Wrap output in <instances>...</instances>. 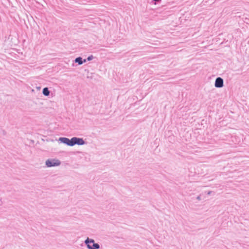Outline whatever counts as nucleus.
I'll return each instance as SVG.
<instances>
[{
  "label": "nucleus",
  "instance_id": "2",
  "mask_svg": "<svg viewBox=\"0 0 249 249\" xmlns=\"http://www.w3.org/2000/svg\"><path fill=\"white\" fill-rule=\"evenodd\" d=\"M60 164L61 162L59 160L54 159H48L45 162V164L48 167L57 166Z\"/></svg>",
  "mask_w": 249,
  "mask_h": 249
},
{
  "label": "nucleus",
  "instance_id": "20",
  "mask_svg": "<svg viewBox=\"0 0 249 249\" xmlns=\"http://www.w3.org/2000/svg\"><path fill=\"white\" fill-rule=\"evenodd\" d=\"M79 36H83V35H79Z\"/></svg>",
  "mask_w": 249,
  "mask_h": 249
},
{
  "label": "nucleus",
  "instance_id": "4",
  "mask_svg": "<svg viewBox=\"0 0 249 249\" xmlns=\"http://www.w3.org/2000/svg\"><path fill=\"white\" fill-rule=\"evenodd\" d=\"M79 74H82L83 78L86 77L87 78H91V76L89 75V71L84 69L83 67L79 68Z\"/></svg>",
  "mask_w": 249,
  "mask_h": 249
},
{
  "label": "nucleus",
  "instance_id": "13",
  "mask_svg": "<svg viewBox=\"0 0 249 249\" xmlns=\"http://www.w3.org/2000/svg\"><path fill=\"white\" fill-rule=\"evenodd\" d=\"M212 194H214V192H213V191H208V192H207V194L208 195H211Z\"/></svg>",
  "mask_w": 249,
  "mask_h": 249
},
{
  "label": "nucleus",
  "instance_id": "21",
  "mask_svg": "<svg viewBox=\"0 0 249 249\" xmlns=\"http://www.w3.org/2000/svg\"><path fill=\"white\" fill-rule=\"evenodd\" d=\"M81 246H83V243L80 245Z\"/></svg>",
  "mask_w": 249,
  "mask_h": 249
},
{
  "label": "nucleus",
  "instance_id": "1",
  "mask_svg": "<svg viewBox=\"0 0 249 249\" xmlns=\"http://www.w3.org/2000/svg\"><path fill=\"white\" fill-rule=\"evenodd\" d=\"M85 245L88 249H99L100 248V245L95 243L93 239L87 237L84 241Z\"/></svg>",
  "mask_w": 249,
  "mask_h": 249
},
{
  "label": "nucleus",
  "instance_id": "14",
  "mask_svg": "<svg viewBox=\"0 0 249 249\" xmlns=\"http://www.w3.org/2000/svg\"><path fill=\"white\" fill-rule=\"evenodd\" d=\"M196 199L198 200H200L201 199V195L197 196Z\"/></svg>",
  "mask_w": 249,
  "mask_h": 249
},
{
  "label": "nucleus",
  "instance_id": "16",
  "mask_svg": "<svg viewBox=\"0 0 249 249\" xmlns=\"http://www.w3.org/2000/svg\"><path fill=\"white\" fill-rule=\"evenodd\" d=\"M83 24V23L79 22V23H78V24H79V27L80 26H82V25H81V24Z\"/></svg>",
  "mask_w": 249,
  "mask_h": 249
},
{
  "label": "nucleus",
  "instance_id": "8",
  "mask_svg": "<svg viewBox=\"0 0 249 249\" xmlns=\"http://www.w3.org/2000/svg\"><path fill=\"white\" fill-rule=\"evenodd\" d=\"M87 61V58H83L82 56H79V65H82Z\"/></svg>",
  "mask_w": 249,
  "mask_h": 249
},
{
  "label": "nucleus",
  "instance_id": "18",
  "mask_svg": "<svg viewBox=\"0 0 249 249\" xmlns=\"http://www.w3.org/2000/svg\"><path fill=\"white\" fill-rule=\"evenodd\" d=\"M78 3H79V4H83L82 3H81V2H80V0H79Z\"/></svg>",
  "mask_w": 249,
  "mask_h": 249
},
{
  "label": "nucleus",
  "instance_id": "11",
  "mask_svg": "<svg viewBox=\"0 0 249 249\" xmlns=\"http://www.w3.org/2000/svg\"><path fill=\"white\" fill-rule=\"evenodd\" d=\"M94 57L93 56V55H89L87 58V60L88 61H91L93 59Z\"/></svg>",
  "mask_w": 249,
  "mask_h": 249
},
{
  "label": "nucleus",
  "instance_id": "15",
  "mask_svg": "<svg viewBox=\"0 0 249 249\" xmlns=\"http://www.w3.org/2000/svg\"><path fill=\"white\" fill-rule=\"evenodd\" d=\"M75 63H78V57L76 58L74 60Z\"/></svg>",
  "mask_w": 249,
  "mask_h": 249
},
{
  "label": "nucleus",
  "instance_id": "6",
  "mask_svg": "<svg viewBox=\"0 0 249 249\" xmlns=\"http://www.w3.org/2000/svg\"><path fill=\"white\" fill-rule=\"evenodd\" d=\"M58 141H59L60 142H62L68 145L69 139L66 137H60L59 138Z\"/></svg>",
  "mask_w": 249,
  "mask_h": 249
},
{
  "label": "nucleus",
  "instance_id": "17",
  "mask_svg": "<svg viewBox=\"0 0 249 249\" xmlns=\"http://www.w3.org/2000/svg\"><path fill=\"white\" fill-rule=\"evenodd\" d=\"M80 43H81V41H79V45H78L79 48L80 47V46H82V45H80L79 44Z\"/></svg>",
  "mask_w": 249,
  "mask_h": 249
},
{
  "label": "nucleus",
  "instance_id": "10",
  "mask_svg": "<svg viewBox=\"0 0 249 249\" xmlns=\"http://www.w3.org/2000/svg\"><path fill=\"white\" fill-rule=\"evenodd\" d=\"M161 0H152V3L157 4L161 3Z\"/></svg>",
  "mask_w": 249,
  "mask_h": 249
},
{
  "label": "nucleus",
  "instance_id": "12",
  "mask_svg": "<svg viewBox=\"0 0 249 249\" xmlns=\"http://www.w3.org/2000/svg\"><path fill=\"white\" fill-rule=\"evenodd\" d=\"M86 31V32H88V30H87V29H85V30H84L83 29H80V28H79V31H78V33H79V34H80V33H83V31Z\"/></svg>",
  "mask_w": 249,
  "mask_h": 249
},
{
  "label": "nucleus",
  "instance_id": "5",
  "mask_svg": "<svg viewBox=\"0 0 249 249\" xmlns=\"http://www.w3.org/2000/svg\"><path fill=\"white\" fill-rule=\"evenodd\" d=\"M75 144H78V137H73L69 139L68 146H72Z\"/></svg>",
  "mask_w": 249,
  "mask_h": 249
},
{
  "label": "nucleus",
  "instance_id": "9",
  "mask_svg": "<svg viewBox=\"0 0 249 249\" xmlns=\"http://www.w3.org/2000/svg\"><path fill=\"white\" fill-rule=\"evenodd\" d=\"M87 142L83 138H79V145L86 144Z\"/></svg>",
  "mask_w": 249,
  "mask_h": 249
},
{
  "label": "nucleus",
  "instance_id": "19",
  "mask_svg": "<svg viewBox=\"0 0 249 249\" xmlns=\"http://www.w3.org/2000/svg\"><path fill=\"white\" fill-rule=\"evenodd\" d=\"M83 43H85V44H87V43L84 41H83Z\"/></svg>",
  "mask_w": 249,
  "mask_h": 249
},
{
  "label": "nucleus",
  "instance_id": "3",
  "mask_svg": "<svg viewBox=\"0 0 249 249\" xmlns=\"http://www.w3.org/2000/svg\"><path fill=\"white\" fill-rule=\"evenodd\" d=\"M214 87L216 88H221L224 87L223 79L220 77H217L215 80Z\"/></svg>",
  "mask_w": 249,
  "mask_h": 249
},
{
  "label": "nucleus",
  "instance_id": "7",
  "mask_svg": "<svg viewBox=\"0 0 249 249\" xmlns=\"http://www.w3.org/2000/svg\"><path fill=\"white\" fill-rule=\"evenodd\" d=\"M42 93L44 96H48L50 95V91L49 89L47 87L43 88L42 90Z\"/></svg>",
  "mask_w": 249,
  "mask_h": 249
}]
</instances>
